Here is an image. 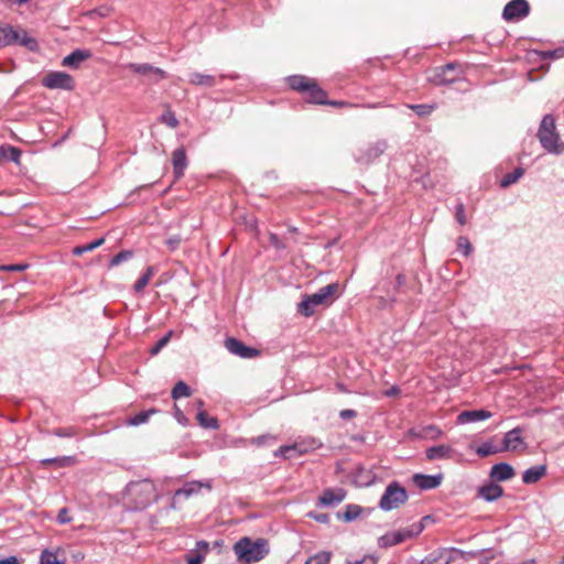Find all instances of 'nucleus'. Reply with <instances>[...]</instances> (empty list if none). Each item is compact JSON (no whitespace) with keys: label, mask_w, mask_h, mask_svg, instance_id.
<instances>
[{"label":"nucleus","mask_w":564,"mask_h":564,"mask_svg":"<svg viewBox=\"0 0 564 564\" xmlns=\"http://www.w3.org/2000/svg\"><path fill=\"white\" fill-rule=\"evenodd\" d=\"M180 242H181V238L180 236H173V237H170L165 243L166 246L169 247V249L171 251H174L175 249H177V247L180 246Z\"/></svg>","instance_id":"obj_56"},{"label":"nucleus","mask_w":564,"mask_h":564,"mask_svg":"<svg viewBox=\"0 0 564 564\" xmlns=\"http://www.w3.org/2000/svg\"><path fill=\"white\" fill-rule=\"evenodd\" d=\"M524 174V170L522 167H516L511 173H507L500 181V186L502 188H507L510 185L514 184L519 181Z\"/></svg>","instance_id":"obj_31"},{"label":"nucleus","mask_w":564,"mask_h":564,"mask_svg":"<svg viewBox=\"0 0 564 564\" xmlns=\"http://www.w3.org/2000/svg\"><path fill=\"white\" fill-rule=\"evenodd\" d=\"M0 564H20V561L17 556H9L0 560Z\"/></svg>","instance_id":"obj_60"},{"label":"nucleus","mask_w":564,"mask_h":564,"mask_svg":"<svg viewBox=\"0 0 564 564\" xmlns=\"http://www.w3.org/2000/svg\"><path fill=\"white\" fill-rule=\"evenodd\" d=\"M411 110H413L419 117H426L433 112L435 109V105L420 104V105H409Z\"/></svg>","instance_id":"obj_40"},{"label":"nucleus","mask_w":564,"mask_h":564,"mask_svg":"<svg viewBox=\"0 0 564 564\" xmlns=\"http://www.w3.org/2000/svg\"><path fill=\"white\" fill-rule=\"evenodd\" d=\"M126 490L133 505L132 509L135 511L147 509L159 499L156 486L150 479L131 481L128 484Z\"/></svg>","instance_id":"obj_1"},{"label":"nucleus","mask_w":564,"mask_h":564,"mask_svg":"<svg viewBox=\"0 0 564 564\" xmlns=\"http://www.w3.org/2000/svg\"><path fill=\"white\" fill-rule=\"evenodd\" d=\"M350 564H377V557L373 555H365L361 560L350 562Z\"/></svg>","instance_id":"obj_58"},{"label":"nucleus","mask_w":564,"mask_h":564,"mask_svg":"<svg viewBox=\"0 0 564 564\" xmlns=\"http://www.w3.org/2000/svg\"><path fill=\"white\" fill-rule=\"evenodd\" d=\"M275 438L270 435H260L258 437H253L250 443L257 446H262L267 443V441H274Z\"/></svg>","instance_id":"obj_54"},{"label":"nucleus","mask_w":564,"mask_h":564,"mask_svg":"<svg viewBox=\"0 0 564 564\" xmlns=\"http://www.w3.org/2000/svg\"><path fill=\"white\" fill-rule=\"evenodd\" d=\"M53 434L58 437H73L76 435V430L74 427H62L55 430Z\"/></svg>","instance_id":"obj_49"},{"label":"nucleus","mask_w":564,"mask_h":564,"mask_svg":"<svg viewBox=\"0 0 564 564\" xmlns=\"http://www.w3.org/2000/svg\"><path fill=\"white\" fill-rule=\"evenodd\" d=\"M269 241L271 246H273L278 250H282L285 248V245L281 241L276 234H270Z\"/></svg>","instance_id":"obj_52"},{"label":"nucleus","mask_w":564,"mask_h":564,"mask_svg":"<svg viewBox=\"0 0 564 564\" xmlns=\"http://www.w3.org/2000/svg\"><path fill=\"white\" fill-rule=\"evenodd\" d=\"M128 68L135 74L147 76L152 84H158L167 77V73L164 69L148 63H130Z\"/></svg>","instance_id":"obj_10"},{"label":"nucleus","mask_w":564,"mask_h":564,"mask_svg":"<svg viewBox=\"0 0 564 564\" xmlns=\"http://www.w3.org/2000/svg\"><path fill=\"white\" fill-rule=\"evenodd\" d=\"M457 249L465 256H469L473 251V246L469 239L465 236H460L457 239Z\"/></svg>","instance_id":"obj_43"},{"label":"nucleus","mask_w":564,"mask_h":564,"mask_svg":"<svg viewBox=\"0 0 564 564\" xmlns=\"http://www.w3.org/2000/svg\"><path fill=\"white\" fill-rule=\"evenodd\" d=\"M362 512V508L358 505H347L343 513H338L337 517L346 522L356 520Z\"/></svg>","instance_id":"obj_29"},{"label":"nucleus","mask_w":564,"mask_h":564,"mask_svg":"<svg viewBox=\"0 0 564 564\" xmlns=\"http://www.w3.org/2000/svg\"><path fill=\"white\" fill-rule=\"evenodd\" d=\"M397 284L399 286L403 285L405 283V276L402 273H399L395 278Z\"/></svg>","instance_id":"obj_64"},{"label":"nucleus","mask_w":564,"mask_h":564,"mask_svg":"<svg viewBox=\"0 0 564 564\" xmlns=\"http://www.w3.org/2000/svg\"><path fill=\"white\" fill-rule=\"evenodd\" d=\"M22 45L30 51L37 48V42L23 29L15 30L7 23H0V47L10 45Z\"/></svg>","instance_id":"obj_5"},{"label":"nucleus","mask_w":564,"mask_h":564,"mask_svg":"<svg viewBox=\"0 0 564 564\" xmlns=\"http://www.w3.org/2000/svg\"><path fill=\"white\" fill-rule=\"evenodd\" d=\"M443 434L442 430L436 425H427L422 430V436L431 440L438 438Z\"/></svg>","instance_id":"obj_45"},{"label":"nucleus","mask_w":564,"mask_h":564,"mask_svg":"<svg viewBox=\"0 0 564 564\" xmlns=\"http://www.w3.org/2000/svg\"><path fill=\"white\" fill-rule=\"evenodd\" d=\"M399 391H400L399 388L394 386V387L390 388L389 390H387L384 392V394L387 397H394V395H397L399 393Z\"/></svg>","instance_id":"obj_63"},{"label":"nucleus","mask_w":564,"mask_h":564,"mask_svg":"<svg viewBox=\"0 0 564 564\" xmlns=\"http://www.w3.org/2000/svg\"><path fill=\"white\" fill-rule=\"evenodd\" d=\"M357 416V412L351 409H345L339 412V417L341 420H350Z\"/></svg>","instance_id":"obj_59"},{"label":"nucleus","mask_w":564,"mask_h":564,"mask_svg":"<svg viewBox=\"0 0 564 564\" xmlns=\"http://www.w3.org/2000/svg\"><path fill=\"white\" fill-rule=\"evenodd\" d=\"M133 252L131 250H122L110 259L109 267H116L120 263L128 261L132 258Z\"/></svg>","instance_id":"obj_42"},{"label":"nucleus","mask_w":564,"mask_h":564,"mask_svg":"<svg viewBox=\"0 0 564 564\" xmlns=\"http://www.w3.org/2000/svg\"><path fill=\"white\" fill-rule=\"evenodd\" d=\"M492 416V413L487 410H470V411H464L459 413L457 421L460 424L465 423H473L478 421H484L487 419H490Z\"/></svg>","instance_id":"obj_24"},{"label":"nucleus","mask_w":564,"mask_h":564,"mask_svg":"<svg viewBox=\"0 0 564 564\" xmlns=\"http://www.w3.org/2000/svg\"><path fill=\"white\" fill-rule=\"evenodd\" d=\"M225 347L230 354L243 359H251L260 354L258 349L246 346L241 340L235 337H228L225 340Z\"/></svg>","instance_id":"obj_12"},{"label":"nucleus","mask_w":564,"mask_h":564,"mask_svg":"<svg viewBox=\"0 0 564 564\" xmlns=\"http://www.w3.org/2000/svg\"><path fill=\"white\" fill-rule=\"evenodd\" d=\"M365 471V468H359L358 474L356 475V481L361 486H368L372 482V477L368 475L367 477L359 479L361 474Z\"/></svg>","instance_id":"obj_55"},{"label":"nucleus","mask_w":564,"mask_h":564,"mask_svg":"<svg viewBox=\"0 0 564 564\" xmlns=\"http://www.w3.org/2000/svg\"><path fill=\"white\" fill-rule=\"evenodd\" d=\"M154 274V268L148 267L143 274L135 281L133 285V290L139 293L144 290V288L149 284L151 278Z\"/></svg>","instance_id":"obj_35"},{"label":"nucleus","mask_w":564,"mask_h":564,"mask_svg":"<svg viewBox=\"0 0 564 564\" xmlns=\"http://www.w3.org/2000/svg\"><path fill=\"white\" fill-rule=\"evenodd\" d=\"M28 268H29V264H26V263H18V264L2 265V267H0V270H3V271H24Z\"/></svg>","instance_id":"obj_53"},{"label":"nucleus","mask_w":564,"mask_h":564,"mask_svg":"<svg viewBox=\"0 0 564 564\" xmlns=\"http://www.w3.org/2000/svg\"><path fill=\"white\" fill-rule=\"evenodd\" d=\"M197 421L200 426L209 430H217L219 427L218 420L209 416L205 411L200 410L197 413Z\"/></svg>","instance_id":"obj_32"},{"label":"nucleus","mask_w":564,"mask_h":564,"mask_svg":"<svg viewBox=\"0 0 564 564\" xmlns=\"http://www.w3.org/2000/svg\"><path fill=\"white\" fill-rule=\"evenodd\" d=\"M316 306L317 305L312 301V297L307 295L299 303L297 310L302 315L308 317L314 314Z\"/></svg>","instance_id":"obj_36"},{"label":"nucleus","mask_w":564,"mask_h":564,"mask_svg":"<svg viewBox=\"0 0 564 564\" xmlns=\"http://www.w3.org/2000/svg\"><path fill=\"white\" fill-rule=\"evenodd\" d=\"M308 448L302 443H295L291 445H283L279 449L274 452L275 457H282L284 459H293L297 458L305 453H307Z\"/></svg>","instance_id":"obj_20"},{"label":"nucleus","mask_w":564,"mask_h":564,"mask_svg":"<svg viewBox=\"0 0 564 564\" xmlns=\"http://www.w3.org/2000/svg\"><path fill=\"white\" fill-rule=\"evenodd\" d=\"M338 288L339 285L337 283H330L321 288L317 292L311 294L310 296L316 305L324 304L336 295Z\"/></svg>","instance_id":"obj_22"},{"label":"nucleus","mask_w":564,"mask_h":564,"mask_svg":"<svg viewBox=\"0 0 564 564\" xmlns=\"http://www.w3.org/2000/svg\"><path fill=\"white\" fill-rule=\"evenodd\" d=\"M408 491L399 481H391L384 489L378 507L383 511L398 509L408 501Z\"/></svg>","instance_id":"obj_7"},{"label":"nucleus","mask_w":564,"mask_h":564,"mask_svg":"<svg viewBox=\"0 0 564 564\" xmlns=\"http://www.w3.org/2000/svg\"><path fill=\"white\" fill-rule=\"evenodd\" d=\"M202 488H206L207 490L212 489V480H193L187 481L184 484V486L180 489H177L173 497L170 505L171 509H177V503L180 498L188 499L192 496L198 495L202 490Z\"/></svg>","instance_id":"obj_8"},{"label":"nucleus","mask_w":564,"mask_h":564,"mask_svg":"<svg viewBox=\"0 0 564 564\" xmlns=\"http://www.w3.org/2000/svg\"><path fill=\"white\" fill-rule=\"evenodd\" d=\"M387 149L388 142L386 140H377L360 152L357 156V161L362 164H369L383 154Z\"/></svg>","instance_id":"obj_14"},{"label":"nucleus","mask_w":564,"mask_h":564,"mask_svg":"<svg viewBox=\"0 0 564 564\" xmlns=\"http://www.w3.org/2000/svg\"><path fill=\"white\" fill-rule=\"evenodd\" d=\"M516 471L514 468L508 463H498L495 464L489 473V477L491 480L498 481H507L514 477Z\"/></svg>","instance_id":"obj_18"},{"label":"nucleus","mask_w":564,"mask_h":564,"mask_svg":"<svg viewBox=\"0 0 564 564\" xmlns=\"http://www.w3.org/2000/svg\"><path fill=\"white\" fill-rule=\"evenodd\" d=\"M546 474L545 465H535L525 469L522 474V481L525 485H532L538 482Z\"/></svg>","instance_id":"obj_27"},{"label":"nucleus","mask_w":564,"mask_h":564,"mask_svg":"<svg viewBox=\"0 0 564 564\" xmlns=\"http://www.w3.org/2000/svg\"><path fill=\"white\" fill-rule=\"evenodd\" d=\"M188 82L195 86L213 87L217 84L216 77L208 74H202L198 72L189 75Z\"/></svg>","instance_id":"obj_28"},{"label":"nucleus","mask_w":564,"mask_h":564,"mask_svg":"<svg viewBox=\"0 0 564 564\" xmlns=\"http://www.w3.org/2000/svg\"><path fill=\"white\" fill-rule=\"evenodd\" d=\"M522 430L520 427H514L511 431L507 432L502 442V452L503 451H514L522 443L521 437Z\"/></svg>","instance_id":"obj_26"},{"label":"nucleus","mask_w":564,"mask_h":564,"mask_svg":"<svg viewBox=\"0 0 564 564\" xmlns=\"http://www.w3.org/2000/svg\"><path fill=\"white\" fill-rule=\"evenodd\" d=\"M454 449L448 445H436L426 448L425 456L429 460L448 459L452 458Z\"/></svg>","instance_id":"obj_23"},{"label":"nucleus","mask_w":564,"mask_h":564,"mask_svg":"<svg viewBox=\"0 0 564 564\" xmlns=\"http://www.w3.org/2000/svg\"><path fill=\"white\" fill-rule=\"evenodd\" d=\"M308 517L316 520L319 523H328L329 522V516L327 513H314L310 512Z\"/></svg>","instance_id":"obj_57"},{"label":"nucleus","mask_w":564,"mask_h":564,"mask_svg":"<svg viewBox=\"0 0 564 564\" xmlns=\"http://www.w3.org/2000/svg\"><path fill=\"white\" fill-rule=\"evenodd\" d=\"M90 57V52L86 50H75L70 54L66 55L62 65L70 68H78L82 62Z\"/></svg>","instance_id":"obj_25"},{"label":"nucleus","mask_w":564,"mask_h":564,"mask_svg":"<svg viewBox=\"0 0 564 564\" xmlns=\"http://www.w3.org/2000/svg\"><path fill=\"white\" fill-rule=\"evenodd\" d=\"M171 336H172V330H170L167 334H165L163 337H161L156 343L155 345L150 349V354L152 356H155L158 355L163 347H165L167 345V343L170 341L171 339Z\"/></svg>","instance_id":"obj_44"},{"label":"nucleus","mask_w":564,"mask_h":564,"mask_svg":"<svg viewBox=\"0 0 564 564\" xmlns=\"http://www.w3.org/2000/svg\"><path fill=\"white\" fill-rule=\"evenodd\" d=\"M536 135L541 145L549 153L560 154L564 152V143L560 140L555 118L552 115L549 113L542 118Z\"/></svg>","instance_id":"obj_4"},{"label":"nucleus","mask_w":564,"mask_h":564,"mask_svg":"<svg viewBox=\"0 0 564 564\" xmlns=\"http://www.w3.org/2000/svg\"><path fill=\"white\" fill-rule=\"evenodd\" d=\"M108 11H109L108 8L102 7V8L95 9V10L90 11L88 14L89 15L99 14L100 17H106L108 14Z\"/></svg>","instance_id":"obj_61"},{"label":"nucleus","mask_w":564,"mask_h":564,"mask_svg":"<svg viewBox=\"0 0 564 564\" xmlns=\"http://www.w3.org/2000/svg\"><path fill=\"white\" fill-rule=\"evenodd\" d=\"M442 479H443V476L441 474H438V475L415 474L413 476V482L421 490H430V489L437 488L441 485Z\"/></svg>","instance_id":"obj_21"},{"label":"nucleus","mask_w":564,"mask_h":564,"mask_svg":"<svg viewBox=\"0 0 564 564\" xmlns=\"http://www.w3.org/2000/svg\"><path fill=\"white\" fill-rule=\"evenodd\" d=\"M530 13V6L527 0H511L502 11L506 21H518L527 18Z\"/></svg>","instance_id":"obj_11"},{"label":"nucleus","mask_w":564,"mask_h":564,"mask_svg":"<svg viewBox=\"0 0 564 564\" xmlns=\"http://www.w3.org/2000/svg\"><path fill=\"white\" fill-rule=\"evenodd\" d=\"M0 156L9 162L19 163L21 158V151L15 147H1Z\"/></svg>","instance_id":"obj_34"},{"label":"nucleus","mask_w":564,"mask_h":564,"mask_svg":"<svg viewBox=\"0 0 564 564\" xmlns=\"http://www.w3.org/2000/svg\"><path fill=\"white\" fill-rule=\"evenodd\" d=\"M156 412H158L156 409H149L147 411H141V412L137 413L135 415L130 416L127 421V424L130 426H138L141 424H144L150 420L151 415Z\"/></svg>","instance_id":"obj_30"},{"label":"nucleus","mask_w":564,"mask_h":564,"mask_svg":"<svg viewBox=\"0 0 564 564\" xmlns=\"http://www.w3.org/2000/svg\"><path fill=\"white\" fill-rule=\"evenodd\" d=\"M346 498V490L344 488H327L318 498L323 507H335Z\"/></svg>","instance_id":"obj_16"},{"label":"nucleus","mask_w":564,"mask_h":564,"mask_svg":"<svg viewBox=\"0 0 564 564\" xmlns=\"http://www.w3.org/2000/svg\"><path fill=\"white\" fill-rule=\"evenodd\" d=\"M234 551L239 561L251 564L265 557L269 553V544L264 539L252 541L249 538H242L235 544Z\"/></svg>","instance_id":"obj_3"},{"label":"nucleus","mask_w":564,"mask_h":564,"mask_svg":"<svg viewBox=\"0 0 564 564\" xmlns=\"http://www.w3.org/2000/svg\"><path fill=\"white\" fill-rule=\"evenodd\" d=\"M543 58H561L564 56V48L558 47L551 51H545L542 53Z\"/></svg>","instance_id":"obj_50"},{"label":"nucleus","mask_w":564,"mask_h":564,"mask_svg":"<svg viewBox=\"0 0 564 564\" xmlns=\"http://www.w3.org/2000/svg\"><path fill=\"white\" fill-rule=\"evenodd\" d=\"M57 521L61 524L69 523L72 521V518L68 514V509L67 508H62L58 511Z\"/></svg>","instance_id":"obj_51"},{"label":"nucleus","mask_w":564,"mask_h":564,"mask_svg":"<svg viewBox=\"0 0 564 564\" xmlns=\"http://www.w3.org/2000/svg\"><path fill=\"white\" fill-rule=\"evenodd\" d=\"M105 242V239L104 238H98L91 242H88L86 245H82V246H76L74 249H73V253L75 256H82L86 252H89V251H93L94 249L100 247L102 243Z\"/></svg>","instance_id":"obj_37"},{"label":"nucleus","mask_w":564,"mask_h":564,"mask_svg":"<svg viewBox=\"0 0 564 564\" xmlns=\"http://www.w3.org/2000/svg\"><path fill=\"white\" fill-rule=\"evenodd\" d=\"M288 84L291 89L301 93L307 102L317 105L328 104L326 91L319 87L316 80L310 77L292 75L288 77Z\"/></svg>","instance_id":"obj_2"},{"label":"nucleus","mask_w":564,"mask_h":564,"mask_svg":"<svg viewBox=\"0 0 564 564\" xmlns=\"http://www.w3.org/2000/svg\"><path fill=\"white\" fill-rule=\"evenodd\" d=\"M430 517H423L420 522L412 523L411 525L400 529L397 531L388 532L384 535L379 538V546L380 547H391L397 544H400L409 539L417 536L424 530V521L429 520Z\"/></svg>","instance_id":"obj_6"},{"label":"nucleus","mask_w":564,"mask_h":564,"mask_svg":"<svg viewBox=\"0 0 564 564\" xmlns=\"http://www.w3.org/2000/svg\"><path fill=\"white\" fill-rule=\"evenodd\" d=\"M175 408V417L176 420L180 422V423H183L185 421V416L184 414L182 413V411L178 409L177 405H174Z\"/></svg>","instance_id":"obj_62"},{"label":"nucleus","mask_w":564,"mask_h":564,"mask_svg":"<svg viewBox=\"0 0 564 564\" xmlns=\"http://www.w3.org/2000/svg\"><path fill=\"white\" fill-rule=\"evenodd\" d=\"M503 492V488L496 481L491 480L478 487L477 497L486 502H494L501 498Z\"/></svg>","instance_id":"obj_15"},{"label":"nucleus","mask_w":564,"mask_h":564,"mask_svg":"<svg viewBox=\"0 0 564 564\" xmlns=\"http://www.w3.org/2000/svg\"><path fill=\"white\" fill-rule=\"evenodd\" d=\"M42 85L48 89L73 90L75 88L74 78L64 72H51L42 79Z\"/></svg>","instance_id":"obj_9"},{"label":"nucleus","mask_w":564,"mask_h":564,"mask_svg":"<svg viewBox=\"0 0 564 564\" xmlns=\"http://www.w3.org/2000/svg\"><path fill=\"white\" fill-rule=\"evenodd\" d=\"M173 174L176 180L184 176V172L188 165L186 152L184 148H178L172 153Z\"/></svg>","instance_id":"obj_19"},{"label":"nucleus","mask_w":564,"mask_h":564,"mask_svg":"<svg viewBox=\"0 0 564 564\" xmlns=\"http://www.w3.org/2000/svg\"><path fill=\"white\" fill-rule=\"evenodd\" d=\"M332 557L330 552H319L313 556H311L305 564H329Z\"/></svg>","instance_id":"obj_41"},{"label":"nucleus","mask_w":564,"mask_h":564,"mask_svg":"<svg viewBox=\"0 0 564 564\" xmlns=\"http://www.w3.org/2000/svg\"><path fill=\"white\" fill-rule=\"evenodd\" d=\"M455 553H460V551L454 547L438 549L422 558L420 564H451L455 560Z\"/></svg>","instance_id":"obj_13"},{"label":"nucleus","mask_w":564,"mask_h":564,"mask_svg":"<svg viewBox=\"0 0 564 564\" xmlns=\"http://www.w3.org/2000/svg\"><path fill=\"white\" fill-rule=\"evenodd\" d=\"M209 544L206 541H198L194 549L185 554L187 564H202L207 554L209 553Z\"/></svg>","instance_id":"obj_17"},{"label":"nucleus","mask_w":564,"mask_h":564,"mask_svg":"<svg viewBox=\"0 0 564 564\" xmlns=\"http://www.w3.org/2000/svg\"><path fill=\"white\" fill-rule=\"evenodd\" d=\"M455 218L457 223L462 226L466 225L467 223V218L465 215V205L462 202L456 205Z\"/></svg>","instance_id":"obj_48"},{"label":"nucleus","mask_w":564,"mask_h":564,"mask_svg":"<svg viewBox=\"0 0 564 564\" xmlns=\"http://www.w3.org/2000/svg\"><path fill=\"white\" fill-rule=\"evenodd\" d=\"M40 564H64L57 560L55 553L44 550L40 556Z\"/></svg>","instance_id":"obj_46"},{"label":"nucleus","mask_w":564,"mask_h":564,"mask_svg":"<svg viewBox=\"0 0 564 564\" xmlns=\"http://www.w3.org/2000/svg\"><path fill=\"white\" fill-rule=\"evenodd\" d=\"M500 452H502L501 446H498L492 442H485L476 448V454L480 457H487Z\"/></svg>","instance_id":"obj_33"},{"label":"nucleus","mask_w":564,"mask_h":564,"mask_svg":"<svg viewBox=\"0 0 564 564\" xmlns=\"http://www.w3.org/2000/svg\"><path fill=\"white\" fill-rule=\"evenodd\" d=\"M75 458L73 456H59V457H52V458H45L41 460L43 465H51L56 464L59 467H65L74 464Z\"/></svg>","instance_id":"obj_38"},{"label":"nucleus","mask_w":564,"mask_h":564,"mask_svg":"<svg viewBox=\"0 0 564 564\" xmlns=\"http://www.w3.org/2000/svg\"><path fill=\"white\" fill-rule=\"evenodd\" d=\"M161 122L165 123L171 128H176L178 126V120L172 111H166L161 116Z\"/></svg>","instance_id":"obj_47"},{"label":"nucleus","mask_w":564,"mask_h":564,"mask_svg":"<svg viewBox=\"0 0 564 564\" xmlns=\"http://www.w3.org/2000/svg\"><path fill=\"white\" fill-rule=\"evenodd\" d=\"M171 394L174 400H177L183 397H189L191 388L184 381H178L172 389Z\"/></svg>","instance_id":"obj_39"}]
</instances>
